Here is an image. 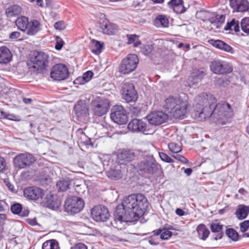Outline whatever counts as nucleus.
I'll return each mask as SVG.
<instances>
[{
    "instance_id": "f257e3e1",
    "label": "nucleus",
    "mask_w": 249,
    "mask_h": 249,
    "mask_svg": "<svg viewBox=\"0 0 249 249\" xmlns=\"http://www.w3.org/2000/svg\"><path fill=\"white\" fill-rule=\"evenodd\" d=\"M216 99L212 94L202 93L195 99L194 117L203 121L211 117L216 124H225L234 115L231 105L222 102L216 104Z\"/></svg>"
},
{
    "instance_id": "f03ea898",
    "label": "nucleus",
    "mask_w": 249,
    "mask_h": 249,
    "mask_svg": "<svg viewBox=\"0 0 249 249\" xmlns=\"http://www.w3.org/2000/svg\"><path fill=\"white\" fill-rule=\"evenodd\" d=\"M148 202L141 194H132L125 197L121 205L117 207L114 213L115 224L116 221L132 222L142 216L148 207Z\"/></svg>"
},
{
    "instance_id": "7ed1b4c3",
    "label": "nucleus",
    "mask_w": 249,
    "mask_h": 249,
    "mask_svg": "<svg viewBox=\"0 0 249 249\" xmlns=\"http://www.w3.org/2000/svg\"><path fill=\"white\" fill-rule=\"evenodd\" d=\"M189 104L186 94L178 96H170L164 101L163 107L176 119H183L187 116Z\"/></svg>"
},
{
    "instance_id": "20e7f679",
    "label": "nucleus",
    "mask_w": 249,
    "mask_h": 249,
    "mask_svg": "<svg viewBox=\"0 0 249 249\" xmlns=\"http://www.w3.org/2000/svg\"><path fill=\"white\" fill-rule=\"evenodd\" d=\"M48 55L43 52H35L31 56L28 65L34 71L40 72L48 66Z\"/></svg>"
},
{
    "instance_id": "39448f33",
    "label": "nucleus",
    "mask_w": 249,
    "mask_h": 249,
    "mask_svg": "<svg viewBox=\"0 0 249 249\" xmlns=\"http://www.w3.org/2000/svg\"><path fill=\"white\" fill-rule=\"evenodd\" d=\"M138 170L142 174L153 175L160 169V165L152 155H148L137 164Z\"/></svg>"
},
{
    "instance_id": "423d86ee",
    "label": "nucleus",
    "mask_w": 249,
    "mask_h": 249,
    "mask_svg": "<svg viewBox=\"0 0 249 249\" xmlns=\"http://www.w3.org/2000/svg\"><path fill=\"white\" fill-rule=\"evenodd\" d=\"M139 63L137 56L135 54H128L121 61L119 67V72L122 74H128L135 70Z\"/></svg>"
},
{
    "instance_id": "0eeeda50",
    "label": "nucleus",
    "mask_w": 249,
    "mask_h": 249,
    "mask_svg": "<svg viewBox=\"0 0 249 249\" xmlns=\"http://www.w3.org/2000/svg\"><path fill=\"white\" fill-rule=\"evenodd\" d=\"M66 211L70 214L79 213L84 208V202L82 198L77 196H71L68 198L65 202Z\"/></svg>"
},
{
    "instance_id": "6e6552de",
    "label": "nucleus",
    "mask_w": 249,
    "mask_h": 249,
    "mask_svg": "<svg viewBox=\"0 0 249 249\" xmlns=\"http://www.w3.org/2000/svg\"><path fill=\"white\" fill-rule=\"evenodd\" d=\"M211 70L217 74H226L232 71V66L229 62L219 59L213 61L210 65Z\"/></svg>"
},
{
    "instance_id": "1a4fd4ad",
    "label": "nucleus",
    "mask_w": 249,
    "mask_h": 249,
    "mask_svg": "<svg viewBox=\"0 0 249 249\" xmlns=\"http://www.w3.org/2000/svg\"><path fill=\"white\" fill-rule=\"evenodd\" d=\"M110 116L114 122L119 124H124L128 120L126 112L122 106H114L111 108Z\"/></svg>"
},
{
    "instance_id": "9d476101",
    "label": "nucleus",
    "mask_w": 249,
    "mask_h": 249,
    "mask_svg": "<svg viewBox=\"0 0 249 249\" xmlns=\"http://www.w3.org/2000/svg\"><path fill=\"white\" fill-rule=\"evenodd\" d=\"M36 160L35 158L31 153L25 152L17 155L14 159V166L23 169L31 165Z\"/></svg>"
},
{
    "instance_id": "9b49d317",
    "label": "nucleus",
    "mask_w": 249,
    "mask_h": 249,
    "mask_svg": "<svg viewBox=\"0 0 249 249\" xmlns=\"http://www.w3.org/2000/svg\"><path fill=\"white\" fill-rule=\"evenodd\" d=\"M92 109L94 114L102 116L108 111L109 108V101L107 99L97 98L92 103Z\"/></svg>"
},
{
    "instance_id": "f8f14e48",
    "label": "nucleus",
    "mask_w": 249,
    "mask_h": 249,
    "mask_svg": "<svg viewBox=\"0 0 249 249\" xmlns=\"http://www.w3.org/2000/svg\"><path fill=\"white\" fill-rule=\"evenodd\" d=\"M122 98L127 103L135 102L138 94L133 84L124 83L122 87Z\"/></svg>"
},
{
    "instance_id": "ddd939ff",
    "label": "nucleus",
    "mask_w": 249,
    "mask_h": 249,
    "mask_svg": "<svg viewBox=\"0 0 249 249\" xmlns=\"http://www.w3.org/2000/svg\"><path fill=\"white\" fill-rule=\"evenodd\" d=\"M92 218L97 222L106 221L109 217L108 209L103 205H97L91 210Z\"/></svg>"
},
{
    "instance_id": "4468645a",
    "label": "nucleus",
    "mask_w": 249,
    "mask_h": 249,
    "mask_svg": "<svg viewBox=\"0 0 249 249\" xmlns=\"http://www.w3.org/2000/svg\"><path fill=\"white\" fill-rule=\"evenodd\" d=\"M69 75L67 67L64 64H57L54 65L51 72V77L55 80L61 81L65 79Z\"/></svg>"
},
{
    "instance_id": "2eb2a0df",
    "label": "nucleus",
    "mask_w": 249,
    "mask_h": 249,
    "mask_svg": "<svg viewBox=\"0 0 249 249\" xmlns=\"http://www.w3.org/2000/svg\"><path fill=\"white\" fill-rule=\"evenodd\" d=\"M128 129L135 133H144L148 131L146 123L142 119H133L127 125Z\"/></svg>"
},
{
    "instance_id": "dca6fc26",
    "label": "nucleus",
    "mask_w": 249,
    "mask_h": 249,
    "mask_svg": "<svg viewBox=\"0 0 249 249\" xmlns=\"http://www.w3.org/2000/svg\"><path fill=\"white\" fill-rule=\"evenodd\" d=\"M148 122L153 125H160L168 119V116L162 111L152 112L147 117Z\"/></svg>"
},
{
    "instance_id": "f3484780",
    "label": "nucleus",
    "mask_w": 249,
    "mask_h": 249,
    "mask_svg": "<svg viewBox=\"0 0 249 249\" xmlns=\"http://www.w3.org/2000/svg\"><path fill=\"white\" fill-rule=\"evenodd\" d=\"M23 193L26 198L32 200H37L42 198L43 196V190L36 187H30L25 189Z\"/></svg>"
},
{
    "instance_id": "a211bd4d",
    "label": "nucleus",
    "mask_w": 249,
    "mask_h": 249,
    "mask_svg": "<svg viewBox=\"0 0 249 249\" xmlns=\"http://www.w3.org/2000/svg\"><path fill=\"white\" fill-rule=\"evenodd\" d=\"M75 114L79 119H82L87 116L89 114V107L85 100L77 102L74 107Z\"/></svg>"
},
{
    "instance_id": "6ab92c4d",
    "label": "nucleus",
    "mask_w": 249,
    "mask_h": 249,
    "mask_svg": "<svg viewBox=\"0 0 249 249\" xmlns=\"http://www.w3.org/2000/svg\"><path fill=\"white\" fill-rule=\"evenodd\" d=\"M230 5L234 11L244 13L249 10L248 0H230Z\"/></svg>"
},
{
    "instance_id": "aec40b11",
    "label": "nucleus",
    "mask_w": 249,
    "mask_h": 249,
    "mask_svg": "<svg viewBox=\"0 0 249 249\" xmlns=\"http://www.w3.org/2000/svg\"><path fill=\"white\" fill-rule=\"evenodd\" d=\"M41 203L46 207L49 208L53 210H57L59 208L61 205L60 201L59 200L54 201L53 196L50 193L44 196L43 195Z\"/></svg>"
},
{
    "instance_id": "412c9836",
    "label": "nucleus",
    "mask_w": 249,
    "mask_h": 249,
    "mask_svg": "<svg viewBox=\"0 0 249 249\" xmlns=\"http://www.w3.org/2000/svg\"><path fill=\"white\" fill-rule=\"evenodd\" d=\"M100 29L103 34L112 35L117 32L118 27L116 24L105 20L101 23Z\"/></svg>"
},
{
    "instance_id": "4be33fe9",
    "label": "nucleus",
    "mask_w": 249,
    "mask_h": 249,
    "mask_svg": "<svg viewBox=\"0 0 249 249\" xmlns=\"http://www.w3.org/2000/svg\"><path fill=\"white\" fill-rule=\"evenodd\" d=\"M208 42L211 45L218 49L231 54L234 53L233 49L231 46L221 40L211 39Z\"/></svg>"
},
{
    "instance_id": "5701e85b",
    "label": "nucleus",
    "mask_w": 249,
    "mask_h": 249,
    "mask_svg": "<svg viewBox=\"0 0 249 249\" xmlns=\"http://www.w3.org/2000/svg\"><path fill=\"white\" fill-rule=\"evenodd\" d=\"M205 73L203 71L195 70L188 79V85L191 87L197 84L201 81Z\"/></svg>"
},
{
    "instance_id": "b1692460",
    "label": "nucleus",
    "mask_w": 249,
    "mask_h": 249,
    "mask_svg": "<svg viewBox=\"0 0 249 249\" xmlns=\"http://www.w3.org/2000/svg\"><path fill=\"white\" fill-rule=\"evenodd\" d=\"M12 57V53L8 48L0 47V63L7 64L11 60Z\"/></svg>"
},
{
    "instance_id": "393cba45",
    "label": "nucleus",
    "mask_w": 249,
    "mask_h": 249,
    "mask_svg": "<svg viewBox=\"0 0 249 249\" xmlns=\"http://www.w3.org/2000/svg\"><path fill=\"white\" fill-rule=\"evenodd\" d=\"M41 29L40 22L37 20H32L29 22L26 33L28 35H36Z\"/></svg>"
},
{
    "instance_id": "a878e982",
    "label": "nucleus",
    "mask_w": 249,
    "mask_h": 249,
    "mask_svg": "<svg viewBox=\"0 0 249 249\" xmlns=\"http://www.w3.org/2000/svg\"><path fill=\"white\" fill-rule=\"evenodd\" d=\"M134 157V154L131 151L124 150L118 155V159L119 162L123 164L133 160Z\"/></svg>"
},
{
    "instance_id": "bb28decb",
    "label": "nucleus",
    "mask_w": 249,
    "mask_h": 249,
    "mask_svg": "<svg viewBox=\"0 0 249 249\" xmlns=\"http://www.w3.org/2000/svg\"><path fill=\"white\" fill-rule=\"evenodd\" d=\"M22 8L18 5H13L8 7L5 10V13L7 17L11 18L20 14L21 12Z\"/></svg>"
},
{
    "instance_id": "cd10ccee",
    "label": "nucleus",
    "mask_w": 249,
    "mask_h": 249,
    "mask_svg": "<svg viewBox=\"0 0 249 249\" xmlns=\"http://www.w3.org/2000/svg\"><path fill=\"white\" fill-rule=\"evenodd\" d=\"M196 231L199 238L203 240H205L210 234L209 230L203 224L198 225Z\"/></svg>"
},
{
    "instance_id": "c85d7f7f",
    "label": "nucleus",
    "mask_w": 249,
    "mask_h": 249,
    "mask_svg": "<svg viewBox=\"0 0 249 249\" xmlns=\"http://www.w3.org/2000/svg\"><path fill=\"white\" fill-rule=\"evenodd\" d=\"M29 22L27 18L25 17H20L17 19L16 21V24L18 29L21 31L26 32Z\"/></svg>"
},
{
    "instance_id": "c756f323",
    "label": "nucleus",
    "mask_w": 249,
    "mask_h": 249,
    "mask_svg": "<svg viewBox=\"0 0 249 249\" xmlns=\"http://www.w3.org/2000/svg\"><path fill=\"white\" fill-rule=\"evenodd\" d=\"M249 213V207L248 206L240 205H239L235 214L239 219H245Z\"/></svg>"
},
{
    "instance_id": "7c9ffc66",
    "label": "nucleus",
    "mask_w": 249,
    "mask_h": 249,
    "mask_svg": "<svg viewBox=\"0 0 249 249\" xmlns=\"http://www.w3.org/2000/svg\"><path fill=\"white\" fill-rule=\"evenodd\" d=\"M11 210L13 213L20 214L22 216H27L29 213L28 210L22 211V206L19 203L14 204L11 207Z\"/></svg>"
},
{
    "instance_id": "2f4dec72",
    "label": "nucleus",
    "mask_w": 249,
    "mask_h": 249,
    "mask_svg": "<svg viewBox=\"0 0 249 249\" xmlns=\"http://www.w3.org/2000/svg\"><path fill=\"white\" fill-rule=\"evenodd\" d=\"M103 46V43H101L98 41L93 39L90 42V47L91 51L95 54H99L101 52Z\"/></svg>"
},
{
    "instance_id": "473e14b6",
    "label": "nucleus",
    "mask_w": 249,
    "mask_h": 249,
    "mask_svg": "<svg viewBox=\"0 0 249 249\" xmlns=\"http://www.w3.org/2000/svg\"><path fill=\"white\" fill-rule=\"evenodd\" d=\"M71 181L68 178L63 179L59 180L56 184L57 188L59 191L64 192L66 191L71 184Z\"/></svg>"
},
{
    "instance_id": "72a5a7b5",
    "label": "nucleus",
    "mask_w": 249,
    "mask_h": 249,
    "mask_svg": "<svg viewBox=\"0 0 249 249\" xmlns=\"http://www.w3.org/2000/svg\"><path fill=\"white\" fill-rule=\"evenodd\" d=\"M107 177L112 179L118 180L121 178V171L119 169L111 168L106 172Z\"/></svg>"
},
{
    "instance_id": "f704fd0d",
    "label": "nucleus",
    "mask_w": 249,
    "mask_h": 249,
    "mask_svg": "<svg viewBox=\"0 0 249 249\" xmlns=\"http://www.w3.org/2000/svg\"><path fill=\"white\" fill-rule=\"evenodd\" d=\"M155 25L158 27H167L169 21L168 18L163 15L158 16L155 20Z\"/></svg>"
},
{
    "instance_id": "c9c22d12",
    "label": "nucleus",
    "mask_w": 249,
    "mask_h": 249,
    "mask_svg": "<svg viewBox=\"0 0 249 249\" xmlns=\"http://www.w3.org/2000/svg\"><path fill=\"white\" fill-rule=\"evenodd\" d=\"M42 249H60L58 242L54 239L47 240L42 245Z\"/></svg>"
},
{
    "instance_id": "e433bc0d",
    "label": "nucleus",
    "mask_w": 249,
    "mask_h": 249,
    "mask_svg": "<svg viewBox=\"0 0 249 249\" xmlns=\"http://www.w3.org/2000/svg\"><path fill=\"white\" fill-rule=\"evenodd\" d=\"M126 37L128 40L127 44L128 45L133 44L134 47H139L141 45V42L139 40V36L136 35H127Z\"/></svg>"
},
{
    "instance_id": "4c0bfd02",
    "label": "nucleus",
    "mask_w": 249,
    "mask_h": 249,
    "mask_svg": "<svg viewBox=\"0 0 249 249\" xmlns=\"http://www.w3.org/2000/svg\"><path fill=\"white\" fill-rule=\"evenodd\" d=\"M211 230L213 232H217L218 234V237H215V240H217L218 239H220L222 237L221 231L222 229V225H220L217 223H212L211 224Z\"/></svg>"
},
{
    "instance_id": "58836bf2",
    "label": "nucleus",
    "mask_w": 249,
    "mask_h": 249,
    "mask_svg": "<svg viewBox=\"0 0 249 249\" xmlns=\"http://www.w3.org/2000/svg\"><path fill=\"white\" fill-rule=\"evenodd\" d=\"M199 13L204 16L205 18L204 20H208L211 22L215 21V13H211L205 10H201L199 12Z\"/></svg>"
},
{
    "instance_id": "ea45409f",
    "label": "nucleus",
    "mask_w": 249,
    "mask_h": 249,
    "mask_svg": "<svg viewBox=\"0 0 249 249\" xmlns=\"http://www.w3.org/2000/svg\"><path fill=\"white\" fill-rule=\"evenodd\" d=\"M168 147L169 150L173 153L178 154L181 152L182 148L180 144L171 142L168 144Z\"/></svg>"
},
{
    "instance_id": "a19ab883",
    "label": "nucleus",
    "mask_w": 249,
    "mask_h": 249,
    "mask_svg": "<svg viewBox=\"0 0 249 249\" xmlns=\"http://www.w3.org/2000/svg\"><path fill=\"white\" fill-rule=\"evenodd\" d=\"M241 30L245 33L249 35V18H245L240 22Z\"/></svg>"
},
{
    "instance_id": "79ce46f5",
    "label": "nucleus",
    "mask_w": 249,
    "mask_h": 249,
    "mask_svg": "<svg viewBox=\"0 0 249 249\" xmlns=\"http://www.w3.org/2000/svg\"><path fill=\"white\" fill-rule=\"evenodd\" d=\"M227 236L233 241H237L238 239V233L233 229H229L226 231Z\"/></svg>"
},
{
    "instance_id": "37998d69",
    "label": "nucleus",
    "mask_w": 249,
    "mask_h": 249,
    "mask_svg": "<svg viewBox=\"0 0 249 249\" xmlns=\"http://www.w3.org/2000/svg\"><path fill=\"white\" fill-rule=\"evenodd\" d=\"M86 186L83 183L76 184L74 186L75 192L78 195H81L83 194L86 190Z\"/></svg>"
},
{
    "instance_id": "c03bdc74",
    "label": "nucleus",
    "mask_w": 249,
    "mask_h": 249,
    "mask_svg": "<svg viewBox=\"0 0 249 249\" xmlns=\"http://www.w3.org/2000/svg\"><path fill=\"white\" fill-rule=\"evenodd\" d=\"M172 235V232L167 229L162 230V231L160 236L162 240H167L171 237Z\"/></svg>"
},
{
    "instance_id": "a18cd8bd",
    "label": "nucleus",
    "mask_w": 249,
    "mask_h": 249,
    "mask_svg": "<svg viewBox=\"0 0 249 249\" xmlns=\"http://www.w3.org/2000/svg\"><path fill=\"white\" fill-rule=\"evenodd\" d=\"M159 154L162 160L168 163H172L173 162V160L166 154L163 152H159Z\"/></svg>"
},
{
    "instance_id": "49530a36",
    "label": "nucleus",
    "mask_w": 249,
    "mask_h": 249,
    "mask_svg": "<svg viewBox=\"0 0 249 249\" xmlns=\"http://www.w3.org/2000/svg\"><path fill=\"white\" fill-rule=\"evenodd\" d=\"M141 112V109L139 107H131L129 109V114L132 116H137Z\"/></svg>"
},
{
    "instance_id": "de8ad7c7",
    "label": "nucleus",
    "mask_w": 249,
    "mask_h": 249,
    "mask_svg": "<svg viewBox=\"0 0 249 249\" xmlns=\"http://www.w3.org/2000/svg\"><path fill=\"white\" fill-rule=\"evenodd\" d=\"M92 75L93 73L91 71H88L85 72L82 76V79L84 81L82 84L89 82L92 77Z\"/></svg>"
},
{
    "instance_id": "09e8293b",
    "label": "nucleus",
    "mask_w": 249,
    "mask_h": 249,
    "mask_svg": "<svg viewBox=\"0 0 249 249\" xmlns=\"http://www.w3.org/2000/svg\"><path fill=\"white\" fill-rule=\"evenodd\" d=\"M152 51V47L150 45H143L141 48L142 52L145 55H148Z\"/></svg>"
},
{
    "instance_id": "8fccbe9b",
    "label": "nucleus",
    "mask_w": 249,
    "mask_h": 249,
    "mask_svg": "<svg viewBox=\"0 0 249 249\" xmlns=\"http://www.w3.org/2000/svg\"><path fill=\"white\" fill-rule=\"evenodd\" d=\"M64 41L60 37L58 36L56 37V44L55 48L57 50H60L62 48L64 45Z\"/></svg>"
},
{
    "instance_id": "3c124183",
    "label": "nucleus",
    "mask_w": 249,
    "mask_h": 249,
    "mask_svg": "<svg viewBox=\"0 0 249 249\" xmlns=\"http://www.w3.org/2000/svg\"><path fill=\"white\" fill-rule=\"evenodd\" d=\"M249 228V220H245L240 224L241 231L245 232Z\"/></svg>"
},
{
    "instance_id": "603ef678",
    "label": "nucleus",
    "mask_w": 249,
    "mask_h": 249,
    "mask_svg": "<svg viewBox=\"0 0 249 249\" xmlns=\"http://www.w3.org/2000/svg\"><path fill=\"white\" fill-rule=\"evenodd\" d=\"M54 27L56 30H62L65 28L66 25L64 21H60L54 23Z\"/></svg>"
},
{
    "instance_id": "864d4df0",
    "label": "nucleus",
    "mask_w": 249,
    "mask_h": 249,
    "mask_svg": "<svg viewBox=\"0 0 249 249\" xmlns=\"http://www.w3.org/2000/svg\"><path fill=\"white\" fill-rule=\"evenodd\" d=\"M172 9L176 13L178 14L183 13L185 11L182 4H181L178 6H174Z\"/></svg>"
},
{
    "instance_id": "5fc2aeb1",
    "label": "nucleus",
    "mask_w": 249,
    "mask_h": 249,
    "mask_svg": "<svg viewBox=\"0 0 249 249\" xmlns=\"http://www.w3.org/2000/svg\"><path fill=\"white\" fill-rule=\"evenodd\" d=\"M175 159H177V160L180 161L183 163H186L188 162V160L186 159L184 157L181 155H174L172 156Z\"/></svg>"
},
{
    "instance_id": "6e6d98bb",
    "label": "nucleus",
    "mask_w": 249,
    "mask_h": 249,
    "mask_svg": "<svg viewBox=\"0 0 249 249\" xmlns=\"http://www.w3.org/2000/svg\"><path fill=\"white\" fill-rule=\"evenodd\" d=\"M181 4H182V0H171L168 2V5L172 8H173L174 6H178Z\"/></svg>"
},
{
    "instance_id": "4d7b16f0",
    "label": "nucleus",
    "mask_w": 249,
    "mask_h": 249,
    "mask_svg": "<svg viewBox=\"0 0 249 249\" xmlns=\"http://www.w3.org/2000/svg\"><path fill=\"white\" fill-rule=\"evenodd\" d=\"M6 163L5 159L0 156V172H3L6 168Z\"/></svg>"
},
{
    "instance_id": "13d9d810",
    "label": "nucleus",
    "mask_w": 249,
    "mask_h": 249,
    "mask_svg": "<svg viewBox=\"0 0 249 249\" xmlns=\"http://www.w3.org/2000/svg\"><path fill=\"white\" fill-rule=\"evenodd\" d=\"M71 249H88V248L84 244L78 243L72 247Z\"/></svg>"
},
{
    "instance_id": "bf43d9fd",
    "label": "nucleus",
    "mask_w": 249,
    "mask_h": 249,
    "mask_svg": "<svg viewBox=\"0 0 249 249\" xmlns=\"http://www.w3.org/2000/svg\"><path fill=\"white\" fill-rule=\"evenodd\" d=\"M232 25V29L235 32H238L240 31V27L241 26L239 25V22L238 21L234 19V22H233Z\"/></svg>"
},
{
    "instance_id": "052dcab7",
    "label": "nucleus",
    "mask_w": 249,
    "mask_h": 249,
    "mask_svg": "<svg viewBox=\"0 0 249 249\" xmlns=\"http://www.w3.org/2000/svg\"><path fill=\"white\" fill-rule=\"evenodd\" d=\"M225 20V16L223 15H217L215 14V21H217L220 23L224 22Z\"/></svg>"
},
{
    "instance_id": "680f3d73",
    "label": "nucleus",
    "mask_w": 249,
    "mask_h": 249,
    "mask_svg": "<svg viewBox=\"0 0 249 249\" xmlns=\"http://www.w3.org/2000/svg\"><path fill=\"white\" fill-rule=\"evenodd\" d=\"M20 33L18 32H13L11 33L9 36V37L11 39H17L19 37Z\"/></svg>"
},
{
    "instance_id": "e2e57ef3",
    "label": "nucleus",
    "mask_w": 249,
    "mask_h": 249,
    "mask_svg": "<svg viewBox=\"0 0 249 249\" xmlns=\"http://www.w3.org/2000/svg\"><path fill=\"white\" fill-rule=\"evenodd\" d=\"M233 22H234V19H232L231 22H228L227 23V25L226 26L224 27V29L226 30V31H228V30H232V24L233 23Z\"/></svg>"
},
{
    "instance_id": "0e129e2a",
    "label": "nucleus",
    "mask_w": 249,
    "mask_h": 249,
    "mask_svg": "<svg viewBox=\"0 0 249 249\" xmlns=\"http://www.w3.org/2000/svg\"><path fill=\"white\" fill-rule=\"evenodd\" d=\"M31 2H36V5H38L40 7H43V2L42 0H29Z\"/></svg>"
},
{
    "instance_id": "69168bd1",
    "label": "nucleus",
    "mask_w": 249,
    "mask_h": 249,
    "mask_svg": "<svg viewBox=\"0 0 249 249\" xmlns=\"http://www.w3.org/2000/svg\"><path fill=\"white\" fill-rule=\"evenodd\" d=\"M27 222L32 226H35L37 224V221L35 218L34 219H28Z\"/></svg>"
},
{
    "instance_id": "338daca9",
    "label": "nucleus",
    "mask_w": 249,
    "mask_h": 249,
    "mask_svg": "<svg viewBox=\"0 0 249 249\" xmlns=\"http://www.w3.org/2000/svg\"><path fill=\"white\" fill-rule=\"evenodd\" d=\"M184 212L181 209L177 208L176 210V213L178 216H183L184 215Z\"/></svg>"
},
{
    "instance_id": "774afa93",
    "label": "nucleus",
    "mask_w": 249,
    "mask_h": 249,
    "mask_svg": "<svg viewBox=\"0 0 249 249\" xmlns=\"http://www.w3.org/2000/svg\"><path fill=\"white\" fill-rule=\"evenodd\" d=\"M5 183L6 184V185L8 187L9 190L11 191L12 192L14 191V186L13 184H12L9 181H5Z\"/></svg>"
}]
</instances>
